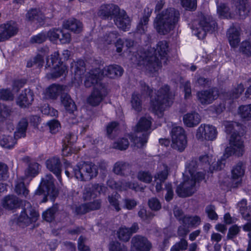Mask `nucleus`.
I'll list each match as a JSON object with an SVG mask.
<instances>
[{
	"mask_svg": "<svg viewBox=\"0 0 251 251\" xmlns=\"http://www.w3.org/2000/svg\"><path fill=\"white\" fill-rule=\"evenodd\" d=\"M167 49L166 41L159 42L157 45L156 49L151 48L140 56L138 64L146 66L151 72L157 71L160 66L161 60L164 59L166 54Z\"/></svg>",
	"mask_w": 251,
	"mask_h": 251,
	"instance_id": "obj_1",
	"label": "nucleus"
},
{
	"mask_svg": "<svg viewBox=\"0 0 251 251\" xmlns=\"http://www.w3.org/2000/svg\"><path fill=\"white\" fill-rule=\"evenodd\" d=\"M195 161H192L187 163L186 166V170L184 174L185 180L177 188L176 193L180 197H188L194 192V187L196 181H199L204 178L201 172H198L195 174Z\"/></svg>",
	"mask_w": 251,
	"mask_h": 251,
	"instance_id": "obj_2",
	"label": "nucleus"
},
{
	"mask_svg": "<svg viewBox=\"0 0 251 251\" xmlns=\"http://www.w3.org/2000/svg\"><path fill=\"white\" fill-rule=\"evenodd\" d=\"M247 0H232L230 5H226L225 3L217 4V14L221 18H243L249 12Z\"/></svg>",
	"mask_w": 251,
	"mask_h": 251,
	"instance_id": "obj_3",
	"label": "nucleus"
},
{
	"mask_svg": "<svg viewBox=\"0 0 251 251\" xmlns=\"http://www.w3.org/2000/svg\"><path fill=\"white\" fill-rule=\"evenodd\" d=\"M226 131L227 133H230L233 130L229 142V146L225 150L222 160H225L230 156L235 155L240 156L242 155L244 151L243 141L241 137L235 132L238 129V126L235 122H226L225 124Z\"/></svg>",
	"mask_w": 251,
	"mask_h": 251,
	"instance_id": "obj_4",
	"label": "nucleus"
},
{
	"mask_svg": "<svg viewBox=\"0 0 251 251\" xmlns=\"http://www.w3.org/2000/svg\"><path fill=\"white\" fill-rule=\"evenodd\" d=\"M179 12L174 8L167 9L157 15L154 20V26L157 31L165 34L175 27L179 18Z\"/></svg>",
	"mask_w": 251,
	"mask_h": 251,
	"instance_id": "obj_5",
	"label": "nucleus"
},
{
	"mask_svg": "<svg viewBox=\"0 0 251 251\" xmlns=\"http://www.w3.org/2000/svg\"><path fill=\"white\" fill-rule=\"evenodd\" d=\"M169 87L165 86L154 95H151L150 109L158 117H162L165 109L173 102V99L168 93Z\"/></svg>",
	"mask_w": 251,
	"mask_h": 251,
	"instance_id": "obj_6",
	"label": "nucleus"
},
{
	"mask_svg": "<svg viewBox=\"0 0 251 251\" xmlns=\"http://www.w3.org/2000/svg\"><path fill=\"white\" fill-rule=\"evenodd\" d=\"M122 74V68L118 65L107 66L100 74L99 69H96L86 75L84 85L86 87H90L95 83L99 82L101 77L104 75L110 78H115L121 76Z\"/></svg>",
	"mask_w": 251,
	"mask_h": 251,
	"instance_id": "obj_7",
	"label": "nucleus"
},
{
	"mask_svg": "<svg viewBox=\"0 0 251 251\" xmlns=\"http://www.w3.org/2000/svg\"><path fill=\"white\" fill-rule=\"evenodd\" d=\"M151 123V118L149 116L142 117L137 123L135 130L139 135L135 139L132 137L131 140L138 148H142L147 143L148 136L147 132Z\"/></svg>",
	"mask_w": 251,
	"mask_h": 251,
	"instance_id": "obj_8",
	"label": "nucleus"
},
{
	"mask_svg": "<svg viewBox=\"0 0 251 251\" xmlns=\"http://www.w3.org/2000/svg\"><path fill=\"white\" fill-rule=\"evenodd\" d=\"M75 177L80 180H89L96 176L98 171L96 167L92 163H80L73 169Z\"/></svg>",
	"mask_w": 251,
	"mask_h": 251,
	"instance_id": "obj_9",
	"label": "nucleus"
},
{
	"mask_svg": "<svg viewBox=\"0 0 251 251\" xmlns=\"http://www.w3.org/2000/svg\"><path fill=\"white\" fill-rule=\"evenodd\" d=\"M39 189L36 195H44V198L42 201L43 202L47 201V196H49L51 200H53L57 194V190L54 186L52 177L50 175H48L43 178Z\"/></svg>",
	"mask_w": 251,
	"mask_h": 251,
	"instance_id": "obj_10",
	"label": "nucleus"
},
{
	"mask_svg": "<svg viewBox=\"0 0 251 251\" xmlns=\"http://www.w3.org/2000/svg\"><path fill=\"white\" fill-rule=\"evenodd\" d=\"M27 126V120L22 119L17 126L16 131L15 132V139H13L12 136H4L0 139V146L7 149L13 148L16 144L15 139L25 136Z\"/></svg>",
	"mask_w": 251,
	"mask_h": 251,
	"instance_id": "obj_11",
	"label": "nucleus"
},
{
	"mask_svg": "<svg viewBox=\"0 0 251 251\" xmlns=\"http://www.w3.org/2000/svg\"><path fill=\"white\" fill-rule=\"evenodd\" d=\"M213 25L215 26L214 23H210L209 18L207 19L205 16H201L199 20L194 21L192 32L199 39H202L205 37L206 32L211 30Z\"/></svg>",
	"mask_w": 251,
	"mask_h": 251,
	"instance_id": "obj_12",
	"label": "nucleus"
},
{
	"mask_svg": "<svg viewBox=\"0 0 251 251\" xmlns=\"http://www.w3.org/2000/svg\"><path fill=\"white\" fill-rule=\"evenodd\" d=\"M39 217V214L33 209L29 202H25L24 210L17 219V223L22 226H27L35 222Z\"/></svg>",
	"mask_w": 251,
	"mask_h": 251,
	"instance_id": "obj_13",
	"label": "nucleus"
},
{
	"mask_svg": "<svg viewBox=\"0 0 251 251\" xmlns=\"http://www.w3.org/2000/svg\"><path fill=\"white\" fill-rule=\"evenodd\" d=\"M59 53L54 52L47 59V65L52 69L51 77H58L65 74L67 68L58 59Z\"/></svg>",
	"mask_w": 251,
	"mask_h": 251,
	"instance_id": "obj_14",
	"label": "nucleus"
},
{
	"mask_svg": "<svg viewBox=\"0 0 251 251\" xmlns=\"http://www.w3.org/2000/svg\"><path fill=\"white\" fill-rule=\"evenodd\" d=\"M172 140L173 148L180 151L184 150L187 145V139L182 127L176 126L172 129Z\"/></svg>",
	"mask_w": 251,
	"mask_h": 251,
	"instance_id": "obj_15",
	"label": "nucleus"
},
{
	"mask_svg": "<svg viewBox=\"0 0 251 251\" xmlns=\"http://www.w3.org/2000/svg\"><path fill=\"white\" fill-rule=\"evenodd\" d=\"M217 130L214 126L201 124L197 129L196 137L201 141L215 140L217 136Z\"/></svg>",
	"mask_w": 251,
	"mask_h": 251,
	"instance_id": "obj_16",
	"label": "nucleus"
},
{
	"mask_svg": "<svg viewBox=\"0 0 251 251\" xmlns=\"http://www.w3.org/2000/svg\"><path fill=\"white\" fill-rule=\"evenodd\" d=\"M91 95L87 99V102L92 106L99 105L106 94L105 88L98 82Z\"/></svg>",
	"mask_w": 251,
	"mask_h": 251,
	"instance_id": "obj_17",
	"label": "nucleus"
},
{
	"mask_svg": "<svg viewBox=\"0 0 251 251\" xmlns=\"http://www.w3.org/2000/svg\"><path fill=\"white\" fill-rule=\"evenodd\" d=\"M47 37L52 42L59 40L61 43L66 44L71 40V36L68 33L64 32L59 29H52L46 33Z\"/></svg>",
	"mask_w": 251,
	"mask_h": 251,
	"instance_id": "obj_18",
	"label": "nucleus"
},
{
	"mask_svg": "<svg viewBox=\"0 0 251 251\" xmlns=\"http://www.w3.org/2000/svg\"><path fill=\"white\" fill-rule=\"evenodd\" d=\"M151 248V244L145 237L135 236L132 239L131 251H149Z\"/></svg>",
	"mask_w": 251,
	"mask_h": 251,
	"instance_id": "obj_19",
	"label": "nucleus"
},
{
	"mask_svg": "<svg viewBox=\"0 0 251 251\" xmlns=\"http://www.w3.org/2000/svg\"><path fill=\"white\" fill-rule=\"evenodd\" d=\"M215 160L213 158V156L211 155H205L202 156L200 158V163L198 166H204V168H209L210 171L213 170H219L221 169L224 166V163L222 162V161H218L216 164L213 162V160Z\"/></svg>",
	"mask_w": 251,
	"mask_h": 251,
	"instance_id": "obj_20",
	"label": "nucleus"
},
{
	"mask_svg": "<svg viewBox=\"0 0 251 251\" xmlns=\"http://www.w3.org/2000/svg\"><path fill=\"white\" fill-rule=\"evenodd\" d=\"M17 32V27L14 23H7L0 26V42L8 39Z\"/></svg>",
	"mask_w": 251,
	"mask_h": 251,
	"instance_id": "obj_21",
	"label": "nucleus"
},
{
	"mask_svg": "<svg viewBox=\"0 0 251 251\" xmlns=\"http://www.w3.org/2000/svg\"><path fill=\"white\" fill-rule=\"evenodd\" d=\"M119 13L115 16V24L120 29L126 31L129 28L130 19L124 10H118Z\"/></svg>",
	"mask_w": 251,
	"mask_h": 251,
	"instance_id": "obj_22",
	"label": "nucleus"
},
{
	"mask_svg": "<svg viewBox=\"0 0 251 251\" xmlns=\"http://www.w3.org/2000/svg\"><path fill=\"white\" fill-rule=\"evenodd\" d=\"M168 172L169 169L166 165L162 164L159 166L158 172L154 177L156 191L159 192L161 190V184L167 178Z\"/></svg>",
	"mask_w": 251,
	"mask_h": 251,
	"instance_id": "obj_23",
	"label": "nucleus"
},
{
	"mask_svg": "<svg viewBox=\"0 0 251 251\" xmlns=\"http://www.w3.org/2000/svg\"><path fill=\"white\" fill-rule=\"evenodd\" d=\"M218 96V91L216 89L201 91L198 93L199 100L202 104H209L216 99Z\"/></svg>",
	"mask_w": 251,
	"mask_h": 251,
	"instance_id": "obj_24",
	"label": "nucleus"
},
{
	"mask_svg": "<svg viewBox=\"0 0 251 251\" xmlns=\"http://www.w3.org/2000/svg\"><path fill=\"white\" fill-rule=\"evenodd\" d=\"M46 166L50 171L56 175L60 180L61 165L59 158L53 157L48 159L46 161Z\"/></svg>",
	"mask_w": 251,
	"mask_h": 251,
	"instance_id": "obj_25",
	"label": "nucleus"
},
{
	"mask_svg": "<svg viewBox=\"0 0 251 251\" xmlns=\"http://www.w3.org/2000/svg\"><path fill=\"white\" fill-rule=\"evenodd\" d=\"M183 121L185 126L193 127L197 126L201 121L200 115L196 112L189 113L183 116Z\"/></svg>",
	"mask_w": 251,
	"mask_h": 251,
	"instance_id": "obj_26",
	"label": "nucleus"
},
{
	"mask_svg": "<svg viewBox=\"0 0 251 251\" xmlns=\"http://www.w3.org/2000/svg\"><path fill=\"white\" fill-rule=\"evenodd\" d=\"M65 87L56 84H52L49 86L45 91L46 98L55 99L60 93L65 90Z\"/></svg>",
	"mask_w": 251,
	"mask_h": 251,
	"instance_id": "obj_27",
	"label": "nucleus"
},
{
	"mask_svg": "<svg viewBox=\"0 0 251 251\" xmlns=\"http://www.w3.org/2000/svg\"><path fill=\"white\" fill-rule=\"evenodd\" d=\"M138 229L137 225L134 224L130 229L125 227H121L118 231V236L119 238L123 241H127L129 240L130 235L134 232H135Z\"/></svg>",
	"mask_w": 251,
	"mask_h": 251,
	"instance_id": "obj_28",
	"label": "nucleus"
},
{
	"mask_svg": "<svg viewBox=\"0 0 251 251\" xmlns=\"http://www.w3.org/2000/svg\"><path fill=\"white\" fill-rule=\"evenodd\" d=\"M108 185L110 187L119 191L125 190L127 188L134 189L136 191L141 190L142 189V188L136 185L135 184H133L132 185H125L123 182L117 183L113 180H109L108 181Z\"/></svg>",
	"mask_w": 251,
	"mask_h": 251,
	"instance_id": "obj_29",
	"label": "nucleus"
},
{
	"mask_svg": "<svg viewBox=\"0 0 251 251\" xmlns=\"http://www.w3.org/2000/svg\"><path fill=\"white\" fill-rule=\"evenodd\" d=\"M118 10V7L112 4H104L100 6L98 14L100 17H106L115 14Z\"/></svg>",
	"mask_w": 251,
	"mask_h": 251,
	"instance_id": "obj_30",
	"label": "nucleus"
},
{
	"mask_svg": "<svg viewBox=\"0 0 251 251\" xmlns=\"http://www.w3.org/2000/svg\"><path fill=\"white\" fill-rule=\"evenodd\" d=\"M1 205L4 209L10 210L18 207L19 202L15 197L8 196L5 197L1 201Z\"/></svg>",
	"mask_w": 251,
	"mask_h": 251,
	"instance_id": "obj_31",
	"label": "nucleus"
},
{
	"mask_svg": "<svg viewBox=\"0 0 251 251\" xmlns=\"http://www.w3.org/2000/svg\"><path fill=\"white\" fill-rule=\"evenodd\" d=\"M106 189V188L104 186L98 184L95 185L93 186L92 192L86 188L84 192V199L86 200H89L91 198H94L95 197L100 194L101 192L102 193L105 192Z\"/></svg>",
	"mask_w": 251,
	"mask_h": 251,
	"instance_id": "obj_32",
	"label": "nucleus"
},
{
	"mask_svg": "<svg viewBox=\"0 0 251 251\" xmlns=\"http://www.w3.org/2000/svg\"><path fill=\"white\" fill-rule=\"evenodd\" d=\"M75 67H74V64L72 66V70L75 72L74 83L77 82L79 84V82H82V75L84 72V67L83 66L84 62L83 61H79L78 62L74 63Z\"/></svg>",
	"mask_w": 251,
	"mask_h": 251,
	"instance_id": "obj_33",
	"label": "nucleus"
},
{
	"mask_svg": "<svg viewBox=\"0 0 251 251\" xmlns=\"http://www.w3.org/2000/svg\"><path fill=\"white\" fill-rule=\"evenodd\" d=\"M61 101L62 104L68 112L71 113L76 110V107L75 102L68 94H65L62 95Z\"/></svg>",
	"mask_w": 251,
	"mask_h": 251,
	"instance_id": "obj_34",
	"label": "nucleus"
},
{
	"mask_svg": "<svg viewBox=\"0 0 251 251\" xmlns=\"http://www.w3.org/2000/svg\"><path fill=\"white\" fill-rule=\"evenodd\" d=\"M227 34L230 46L233 48L236 47L240 41L239 30L234 27H231L228 30Z\"/></svg>",
	"mask_w": 251,
	"mask_h": 251,
	"instance_id": "obj_35",
	"label": "nucleus"
},
{
	"mask_svg": "<svg viewBox=\"0 0 251 251\" xmlns=\"http://www.w3.org/2000/svg\"><path fill=\"white\" fill-rule=\"evenodd\" d=\"M33 100L32 93L28 91L27 93L21 94L17 100V103L22 107L30 105Z\"/></svg>",
	"mask_w": 251,
	"mask_h": 251,
	"instance_id": "obj_36",
	"label": "nucleus"
},
{
	"mask_svg": "<svg viewBox=\"0 0 251 251\" xmlns=\"http://www.w3.org/2000/svg\"><path fill=\"white\" fill-rule=\"evenodd\" d=\"M64 26L75 32H79L82 29L81 23L75 19H70L64 23Z\"/></svg>",
	"mask_w": 251,
	"mask_h": 251,
	"instance_id": "obj_37",
	"label": "nucleus"
},
{
	"mask_svg": "<svg viewBox=\"0 0 251 251\" xmlns=\"http://www.w3.org/2000/svg\"><path fill=\"white\" fill-rule=\"evenodd\" d=\"M100 203L98 200L94 201L88 204L81 205L77 209L78 214H83L88 212L90 210H95L100 207Z\"/></svg>",
	"mask_w": 251,
	"mask_h": 251,
	"instance_id": "obj_38",
	"label": "nucleus"
},
{
	"mask_svg": "<svg viewBox=\"0 0 251 251\" xmlns=\"http://www.w3.org/2000/svg\"><path fill=\"white\" fill-rule=\"evenodd\" d=\"M26 18L29 21H36L37 22L41 24L44 20V16L40 11L37 9H32L27 13Z\"/></svg>",
	"mask_w": 251,
	"mask_h": 251,
	"instance_id": "obj_39",
	"label": "nucleus"
},
{
	"mask_svg": "<svg viewBox=\"0 0 251 251\" xmlns=\"http://www.w3.org/2000/svg\"><path fill=\"white\" fill-rule=\"evenodd\" d=\"M238 114L240 117L247 121L251 120V104L241 105L238 108Z\"/></svg>",
	"mask_w": 251,
	"mask_h": 251,
	"instance_id": "obj_40",
	"label": "nucleus"
},
{
	"mask_svg": "<svg viewBox=\"0 0 251 251\" xmlns=\"http://www.w3.org/2000/svg\"><path fill=\"white\" fill-rule=\"evenodd\" d=\"M181 220L183 224L188 227L197 226L201 223L200 218L197 216H185Z\"/></svg>",
	"mask_w": 251,
	"mask_h": 251,
	"instance_id": "obj_41",
	"label": "nucleus"
},
{
	"mask_svg": "<svg viewBox=\"0 0 251 251\" xmlns=\"http://www.w3.org/2000/svg\"><path fill=\"white\" fill-rule=\"evenodd\" d=\"M244 174V170L241 165H237L232 171V177L236 180V183H240Z\"/></svg>",
	"mask_w": 251,
	"mask_h": 251,
	"instance_id": "obj_42",
	"label": "nucleus"
},
{
	"mask_svg": "<svg viewBox=\"0 0 251 251\" xmlns=\"http://www.w3.org/2000/svg\"><path fill=\"white\" fill-rule=\"evenodd\" d=\"M39 170V165L36 162H32L29 165L25 174L28 176H34L38 174Z\"/></svg>",
	"mask_w": 251,
	"mask_h": 251,
	"instance_id": "obj_43",
	"label": "nucleus"
},
{
	"mask_svg": "<svg viewBox=\"0 0 251 251\" xmlns=\"http://www.w3.org/2000/svg\"><path fill=\"white\" fill-rule=\"evenodd\" d=\"M109 251H127L126 247L118 242H112L109 245Z\"/></svg>",
	"mask_w": 251,
	"mask_h": 251,
	"instance_id": "obj_44",
	"label": "nucleus"
},
{
	"mask_svg": "<svg viewBox=\"0 0 251 251\" xmlns=\"http://www.w3.org/2000/svg\"><path fill=\"white\" fill-rule=\"evenodd\" d=\"M181 4L187 10H195L197 6L196 0H180Z\"/></svg>",
	"mask_w": 251,
	"mask_h": 251,
	"instance_id": "obj_45",
	"label": "nucleus"
},
{
	"mask_svg": "<svg viewBox=\"0 0 251 251\" xmlns=\"http://www.w3.org/2000/svg\"><path fill=\"white\" fill-rule=\"evenodd\" d=\"M131 103L132 108L135 110L139 111L141 109V101L138 95L134 94L132 95Z\"/></svg>",
	"mask_w": 251,
	"mask_h": 251,
	"instance_id": "obj_46",
	"label": "nucleus"
},
{
	"mask_svg": "<svg viewBox=\"0 0 251 251\" xmlns=\"http://www.w3.org/2000/svg\"><path fill=\"white\" fill-rule=\"evenodd\" d=\"M187 247V241L185 240H181L179 243L176 244L172 247L171 251H182L186 250Z\"/></svg>",
	"mask_w": 251,
	"mask_h": 251,
	"instance_id": "obj_47",
	"label": "nucleus"
},
{
	"mask_svg": "<svg viewBox=\"0 0 251 251\" xmlns=\"http://www.w3.org/2000/svg\"><path fill=\"white\" fill-rule=\"evenodd\" d=\"M41 112L45 114L51 116H55L57 115V111L53 108H51L48 104H45L41 107Z\"/></svg>",
	"mask_w": 251,
	"mask_h": 251,
	"instance_id": "obj_48",
	"label": "nucleus"
},
{
	"mask_svg": "<svg viewBox=\"0 0 251 251\" xmlns=\"http://www.w3.org/2000/svg\"><path fill=\"white\" fill-rule=\"evenodd\" d=\"M205 212L208 218L211 220H217L218 219V215L215 212V208L214 206L211 205L207 206L205 208Z\"/></svg>",
	"mask_w": 251,
	"mask_h": 251,
	"instance_id": "obj_49",
	"label": "nucleus"
},
{
	"mask_svg": "<svg viewBox=\"0 0 251 251\" xmlns=\"http://www.w3.org/2000/svg\"><path fill=\"white\" fill-rule=\"evenodd\" d=\"M78 150H75L74 149L73 145L70 141H68V144L63 146L62 149V154L64 156H68L72 152H75Z\"/></svg>",
	"mask_w": 251,
	"mask_h": 251,
	"instance_id": "obj_50",
	"label": "nucleus"
},
{
	"mask_svg": "<svg viewBox=\"0 0 251 251\" xmlns=\"http://www.w3.org/2000/svg\"><path fill=\"white\" fill-rule=\"evenodd\" d=\"M148 22V17L145 16L143 18L138 24L137 30L138 32L140 33H142L145 32V31L147 29V24Z\"/></svg>",
	"mask_w": 251,
	"mask_h": 251,
	"instance_id": "obj_51",
	"label": "nucleus"
},
{
	"mask_svg": "<svg viewBox=\"0 0 251 251\" xmlns=\"http://www.w3.org/2000/svg\"><path fill=\"white\" fill-rule=\"evenodd\" d=\"M117 38V34L115 32L109 33L105 35L100 42L104 45H108L110 44Z\"/></svg>",
	"mask_w": 251,
	"mask_h": 251,
	"instance_id": "obj_52",
	"label": "nucleus"
},
{
	"mask_svg": "<svg viewBox=\"0 0 251 251\" xmlns=\"http://www.w3.org/2000/svg\"><path fill=\"white\" fill-rule=\"evenodd\" d=\"M129 143L126 139L123 138L114 143L113 147L115 148L122 150H126L128 146Z\"/></svg>",
	"mask_w": 251,
	"mask_h": 251,
	"instance_id": "obj_53",
	"label": "nucleus"
},
{
	"mask_svg": "<svg viewBox=\"0 0 251 251\" xmlns=\"http://www.w3.org/2000/svg\"><path fill=\"white\" fill-rule=\"evenodd\" d=\"M15 191L19 194H23L26 196L28 194V190L25 187L24 183L23 181L19 183H17L15 186Z\"/></svg>",
	"mask_w": 251,
	"mask_h": 251,
	"instance_id": "obj_54",
	"label": "nucleus"
},
{
	"mask_svg": "<svg viewBox=\"0 0 251 251\" xmlns=\"http://www.w3.org/2000/svg\"><path fill=\"white\" fill-rule=\"evenodd\" d=\"M50 127V131L52 133H55L58 132L60 129V126L58 121L56 120H52L48 123Z\"/></svg>",
	"mask_w": 251,
	"mask_h": 251,
	"instance_id": "obj_55",
	"label": "nucleus"
},
{
	"mask_svg": "<svg viewBox=\"0 0 251 251\" xmlns=\"http://www.w3.org/2000/svg\"><path fill=\"white\" fill-rule=\"evenodd\" d=\"M138 178L139 180L146 183H149L152 177L150 174L148 172H140L138 175Z\"/></svg>",
	"mask_w": 251,
	"mask_h": 251,
	"instance_id": "obj_56",
	"label": "nucleus"
},
{
	"mask_svg": "<svg viewBox=\"0 0 251 251\" xmlns=\"http://www.w3.org/2000/svg\"><path fill=\"white\" fill-rule=\"evenodd\" d=\"M128 168V165L125 163L117 162L114 167L113 171L116 174H122L123 171Z\"/></svg>",
	"mask_w": 251,
	"mask_h": 251,
	"instance_id": "obj_57",
	"label": "nucleus"
},
{
	"mask_svg": "<svg viewBox=\"0 0 251 251\" xmlns=\"http://www.w3.org/2000/svg\"><path fill=\"white\" fill-rule=\"evenodd\" d=\"M240 50L244 54L247 55L251 54V43L247 41L242 42Z\"/></svg>",
	"mask_w": 251,
	"mask_h": 251,
	"instance_id": "obj_58",
	"label": "nucleus"
},
{
	"mask_svg": "<svg viewBox=\"0 0 251 251\" xmlns=\"http://www.w3.org/2000/svg\"><path fill=\"white\" fill-rule=\"evenodd\" d=\"M47 38L46 33L42 32L38 35L33 36L31 38L32 43H41L45 41Z\"/></svg>",
	"mask_w": 251,
	"mask_h": 251,
	"instance_id": "obj_59",
	"label": "nucleus"
},
{
	"mask_svg": "<svg viewBox=\"0 0 251 251\" xmlns=\"http://www.w3.org/2000/svg\"><path fill=\"white\" fill-rule=\"evenodd\" d=\"M240 230V227L236 225L232 226L228 230L227 237L231 239L237 235Z\"/></svg>",
	"mask_w": 251,
	"mask_h": 251,
	"instance_id": "obj_60",
	"label": "nucleus"
},
{
	"mask_svg": "<svg viewBox=\"0 0 251 251\" xmlns=\"http://www.w3.org/2000/svg\"><path fill=\"white\" fill-rule=\"evenodd\" d=\"M54 210L53 209H49L43 212V217L45 220L47 222H51L54 217Z\"/></svg>",
	"mask_w": 251,
	"mask_h": 251,
	"instance_id": "obj_61",
	"label": "nucleus"
},
{
	"mask_svg": "<svg viewBox=\"0 0 251 251\" xmlns=\"http://www.w3.org/2000/svg\"><path fill=\"white\" fill-rule=\"evenodd\" d=\"M0 99L10 100L13 99V95L8 90H0Z\"/></svg>",
	"mask_w": 251,
	"mask_h": 251,
	"instance_id": "obj_62",
	"label": "nucleus"
},
{
	"mask_svg": "<svg viewBox=\"0 0 251 251\" xmlns=\"http://www.w3.org/2000/svg\"><path fill=\"white\" fill-rule=\"evenodd\" d=\"M150 207L154 210H159L161 208V205L159 201L156 199H151L149 201Z\"/></svg>",
	"mask_w": 251,
	"mask_h": 251,
	"instance_id": "obj_63",
	"label": "nucleus"
},
{
	"mask_svg": "<svg viewBox=\"0 0 251 251\" xmlns=\"http://www.w3.org/2000/svg\"><path fill=\"white\" fill-rule=\"evenodd\" d=\"M84 239L82 237H80L78 239V248L79 251H90L89 248L85 246L83 244Z\"/></svg>",
	"mask_w": 251,
	"mask_h": 251,
	"instance_id": "obj_64",
	"label": "nucleus"
}]
</instances>
